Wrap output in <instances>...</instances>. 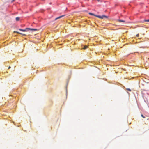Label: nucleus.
<instances>
[{
  "label": "nucleus",
  "instance_id": "obj_16",
  "mask_svg": "<svg viewBox=\"0 0 149 149\" xmlns=\"http://www.w3.org/2000/svg\"><path fill=\"white\" fill-rule=\"evenodd\" d=\"M98 0V1H99V0Z\"/></svg>",
  "mask_w": 149,
  "mask_h": 149
},
{
  "label": "nucleus",
  "instance_id": "obj_8",
  "mask_svg": "<svg viewBox=\"0 0 149 149\" xmlns=\"http://www.w3.org/2000/svg\"><path fill=\"white\" fill-rule=\"evenodd\" d=\"M19 19H20V18H19V17H17L16 18V20L17 21H18L19 20Z\"/></svg>",
  "mask_w": 149,
  "mask_h": 149
},
{
  "label": "nucleus",
  "instance_id": "obj_3",
  "mask_svg": "<svg viewBox=\"0 0 149 149\" xmlns=\"http://www.w3.org/2000/svg\"><path fill=\"white\" fill-rule=\"evenodd\" d=\"M64 16H65V15H63L60 16H59V17L56 18L55 19L56 20L58 19H59V18H61L62 17H63Z\"/></svg>",
  "mask_w": 149,
  "mask_h": 149
},
{
  "label": "nucleus",
  "instance_id": "obj_14",
  "mask_svg": "<svg viewBox=\"0 0 149 149\" xmlns=\"http://www.w3.org/2000/svg\"><path fill=\"white\" fill-rule=\"evenodd\" d=\"M139 36V34H137V35H136V36H137V37H138V36Z\"/></svg>",
  "mask_w": 149,
  "mask_h": 149
},
{
  "label": "nucleus",
  "instance_id": "obj_7",
  "mask_svg": "<svg viewBox=\"0 0 149 149\" xmlns=\"http://www.w3.org/2000/svg\"><path fill=\"white\" fill-rule=\"evenodd\" d=\"M88 47L87 46V45H85L84 46V47L83 48V49H86L87 48H88Z\"/></svg>",
  "mask_w": 149,
  "mask_h": 149
},
{
  "label": "nucleus",
  "instance_id": "obj_6",
  "mask_svg": "<svg viewBox=\"0 0 149 149\" xmlns=\"http://www.w3.org/2000/svg\"><path fill=\"white\" fill-rule=\"evenodd\" d=\"M29 30H34V31H36L37 30V29H30V28H28Z\"/></svg>",
  "mask_w": 149,
  "mask_h": 149
},
{
  "label": "nucleus",
  "instance_id": "obj_15",
  "mask_svg": "<svg viewBox=\"0 0 149 149\" xmlns=\"http://www.w3.org/2000/svg\"><path fill=\"white\" fill-rule=\"evenodd\" d=\"M10 66H9V67H8V69H9L10 68Z\"/></svg>",
  "mask_w": 149,
  "mask_h": 149
},
{
  "label": "nucleus",
  "instance_id": "obj_10",
  "mask_svg": "<svg viewBox=\"0 0 149 149\" xmlns=\"http://www.w3.org/2000/svg\"><path fill=\"white\" fill-rule=\"evenodd\" d=\"M103 17H104V18L105 17V18H107L108 17L107 16H106L105 15H103Z\"/></svg>",
  "mask_w": 149,
  "mask_h": 149
},
{
  "label": "nucleus",
  "instance_id": "obj_2",
  "mask_svg": "<svg viewBox=\"0 0 149 149\" xmlns=\"http://www.w3.org/2000/svg\"><path fill=\"white\" fill-rule=\"evenodd\" d=\"M27 29L28 28L26 29H19V30L22 31H26V30L29 29Z\"/></svg>",
  "mask_w": 149,
  "mask_h": 149
},
{
  "label": "nucleus",
  "instance_id": "obj_12",
  "mask_svg": "<svg viewBox=\"0 0 149 149\" xmlns=\"http://www.w3.org/2000/svg\"><path fill=\"white\" fill-rule=\"evenodd\" d=\"M127 90L129 91H131V90L130 88H127Z\"/></svg>",
  "mask_w": 149,
  "mask_h": 149
},
{
  "label": "nucleus",
  "instance_id": "obj_13",
  "mask_svg": "<svg viewBox=\"0 0 149 149\" xmlns=\"http://www.w3.org/2000/svg\"><path fill=\"white\" fill-rule=\"evenodd\" d=\"M141 116L143 117V118H145V117L143 116L142 115V114H141Z\"/></svg>",
  "mask_w": 149,
  "mask_h": 149
},
{
  "label": "nucleus",
  "instance_id": "obj_11",
  "mask_svg": "<svg viewBox=\"0 0 149 149\" xmlns=\"http://www.w3.org/2000/svg\"><path fill=\"white\" fill-rule=\"evenodd\" d=\"M144 22H149V19L148 20H144Z\"/></svg>",
  "mask_w": 149,
  "mask_h": 149
},
{
  "label": "nucleus",
  "instance_id": "obj_1",
  "mask_svg": "<svg viewBox=\"0 0 149 149\" xmlns=\"http://www.w3.org/2000/svg\"><path fill=\"white\" fill-rule=\"evenodd\" d=\"M96 17H97L98 18H100L101 19H103L104 18V17H103V16L102 15V16H99V15H96Z\"/></svg>",
  "mask_w": 149,
  "mask_h": 149
},
{
  "label": "nucleus",
  "instance_id": "obj_4",
  "mask_svg": "<svg viewBox=\"0 0 149 149\" xmlns=\"http://www.w3.org/2000/svg\"><path fill=\"white\" fill-rule=\"evenodd\" d=\"M15 32L17 33H19V34H21L23 35H24H24H25L26 34H23V33H21L19 32H17V31H14Z\"/></svg>",
  "mask_w": 149,
  "mask_h": 149
},
{
  "label": "nucleus",
  "instance_id": "obj_5",
  "mask_svg": "<svg viewBox=\"0 0 149 149\" xmlns=\"http://www.w3.org/2000/svg\"><path fill=\"white\" fill-rule=\"evenodd\" d=\"M117 21L118 22H125V20H120V19H118L117 20Z\"/></svg>",
  "mask_w": 149,
  "mask_h": 149
},
{
  "label": "nucleus",
  "instance_id": "obj_9",
  "mask_svg": "<svg viewBox=\"0 0 149 149\" xmlns=\"http://www.w3.org/2000/svg\"><path fill=\"white\" fill-rule=\"evenodd\" d=\"M89 14L90 15H93V16H96L97 15H96L92 13H89Z\"/></svg>",
  "mask_w": 149,
  "mask_h": 149
}]
</instances>
